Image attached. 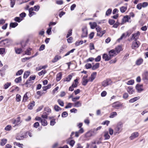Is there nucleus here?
I'll return each mask as SVG.
<instances>
[{
	"label": "nucleus",
	"mask_w": 148,
	"mask_h": 148,
	"mask_svg": "<svg viewBox=\"0 0 148 148\" xmlns=\"http://www.w3.org/2000/svg\"><path fill=\"white\" fill-rule=\"evenodd\" d=\"M90 50H92L95 49L94 46V44L92 43H90Z\"/></svg>",
	"instance_id": "60"
},
{
	"label": "nucleus",
	"mask_w": 148,
	"mask_h": 148,
	"mask_svg": "<svg viewBox=\"0 0 148 148\" xmlns=\"http://www.w3.org/2000/svg\"><path fill=\"white\" fill-rule=\"evenodd\" d=\"M82 33L81 35L82 38L85 37L87 36L88 34V31L87 28L86 27H84L82 29Z\"/></svg>",
	"instance_id": "3"
},
{
	"label": "nucleus",
	"mask_w": 148,
	"mask_h": 148,
	"mask_svg": "<svg viewBox=\"0 0 148 148\" xmlns=\"http://www.w3.org/2000/svg\"><path fill=\"white\" fill-rule=\"evenodd\" d=\"M127 91L130 94H132L135 91L133 88L131 86H129L127 89Z\"/></svg>",
	"instance_id": "12"
},
{
	"label": "nucleus",
	"mask_w": 148,
	"mask_h": 148,
	"mask_svg": "<svg viewBox=\"0 0 148 148\" xmlns=\"http://www.w3.org/2000/svg\"><path fill=\"white\" fill-rule=\"evenodd\" d=\"M122 126L121 125H118V127H116V130L117 131V133H119L120 132H121L122 130Z\"/></svg>",
	"instance_id": "32"
},
{
	"label": "nucleus",
	"mask_w": 148,
	"mask_h": 148,
	"mask_svg": "<svg viewBox=\"0 0 148 148\" xmlns=\"http://www.w3.org/2000/svg\"><path fill=\"white\" fill-rule=\"evenodd\" d=\"M75 50V49H73L70 51H68L67 53L65 55H64V56H67L70 54L71 53H73L74 51Z\"/></svg>",
	"instance_id": "56"
},
{
	"label": "nucleus",
	"mask_w": 148,
	"mask_h": 148,
	"mask_svg": "<svg viewBox=\"0 0 148 148\" xmlns=\"http://www.w3.org/2000/svg\"><path fill=\"white\" fill-rule=\"evenodd\" d=\"M104 136L105 140L109 139L110 138V136L109 135L108 132H104Z\"/></svg>",
	"instance_id": "19"
},
{
	"label": "nucleus",
	"mask_w": 148,
	"mask_h": 148,
	"mask_svg": "<svg viewBox=\"0 0 148 148\" xmlns=\"http://www.w3.org/2000/svg\"><path fill=\"white\" fill-rule=\"evenodd\" d=\"M140 45V43L138 41H134L132 43L131 47L132 49H135L138 48Z\"/></svg>",
	"instance_id": "2"
},
{
	"label": "nucleus",
	"mask_w": 148,
	"mask_h": 148,
	"mask_svg": "<svg viewBox=\"0 0 148 148\" xmlns=\"http://www.w3.org/2000/svg\"><path fill=\"white\" fill-rule=\"evenodd\" d=\"M14 20L16 22L19 23L22 20V19H21L19 17H16L14 18Z\"/></svg>",
	"instance_id": "47"
},
{
	"label": "nucleus",
	"mask_w": 148,
	"mask_h": 148,
	"mask_svg": "<svg viewBox=\"0 0 148 148\" xmlns=\"http://www.w3.org/2000/svg\"><path fill=\"white\" fill-rule=\"evenodd\" d=\"M85 67L86 69H89L92 67V65L88 63L85 65Z\"/></svg>",
	"instance_id": "58"
},
{
	"label": "nucleus",
	"mask_w": 148,
	"mask_h": 148,
	"mask_svg": "<svg viewBox=\"0 0 148 148\" xmlns=\"http://www.w3.org/2000/svg\"><path fill=\"white\" fill-rule=\"evenodd\" d=\"M35 105V102L33 101L31 103L28 105V108L30 110H32L33 108V107Z\"/></svg>",
	"instance_id": "26"
},
{
	"label": "nucleus",
	"mask_w": 148,
	"mask_h": 148,
	"mask_svg": "<svg viewBox=\"0 0 148 148\" xmlns=\"http://www.w3.org/2000/svg\"><path fill=\"white\" fill-rule=\"evenodd\" d=\"M131 21L130 16H125L122 19V21L123 23L126 22L130 23Z\"/></svg>",
	"instance_id": "9"
},
{
	"label": "nucleus",
	"mask_w": 148,
	"mask_h": 148,
	"mask_svg": "<svg viewBox=\"0 0 148 148\" xmlns=\"http://www.w3.org/2000/svg\"><path fill=\"white\" fill-rule=\"evenodd\" d=\"M83 42L82 40H81L79 42H76L75 43V45L76 46H79L80 45L82 44Z\"/></svg>",
	"instance_id": "63"
},
{
	"label": "nucleus",
	"mask_w": 148,
	"mask_h": 148,
	"mask_svg": "<svg viewBox=\"0 0 148 148\" xmlns=\"http://www.w3.org/2000/svg\"><path fill=\"white\" fill-rule=\"evenodd\" d=\"M28 95H29V93L28 92H26L23 96V101L24 102H26L27 100L29 99Z\"/></svg>",
	"instance_id": "17"
},
{
	"label": "nucleus",
	"mask_w": 148,
	"mask_h": 148,
	"mask_svg": "<svg viewBox=\"0 0 148 148\" xmlns=\"http://www.w3.org/2000/svg\"><path fill=\"white\" fill-rule=\"evenodd\" d=\"M112 82L110 79H108L104 81L102 83V85L104 87L111 84Z\"/></svg>",
	"instance_id": "7"
},
{
	"label": "nucleus",
	"mask_w": 148,
	"mask_h": 148,
	"mask_svg": "<svg viewBox=\"0 0 148 148\" xmlns=\"http://www.w3.org/2000/svg\"><path fill=\"white\" fill-rule=\"evenodd\" d=\"M21 96L20 95L17 94L16 95V100L17 102H19L21 100Z\"/></svg>",
	"instance_id": "46"
},
{
	"label": "nucleus",
	"mask_w": 148,
	"mask_h": 148,
	"mask_svg": "<svg viewBox=\"0 0 148 148\" xmlns=\"http://www.w3.org/2000/svg\"><path fill=\"white\" fill-rule=\"evenodd\" d=\"M68 115V113L66 112H64L62 114V117H65Z\"/></svg>",
	"instance_id": "59"
},
{
	"label": "nucleus",
	"mask_w": 148,
	"mask_h": 148,
	"mask_svg": "<svg viewBox=\"0 0 148 148\" xmlns=\"http://www.w3.org/2000/svg\"><path fill=\"white\" fill-rule=\"evenodd\" d=\"M105 33V30L102 31L101 30L100 31H99V32H98L97 33V36L100 37H102Z\"/></svg>",
	"instance_id": "22"
},
{
	"label": "nucleus",
	"mask_w": 148,
	"mask_h": 148,
	"mask_svg": "<svg viewBox=\"0 0 148 148\" xmlns=\"http://www.w3.org/2000/svg\"><path fill=\"white\" fill-rule=\"evenodd\" d=\"M89 24L91 28L92 29H94L96 27H97V26H98L96 22H93V23L90 22L89 23Z\"/></svg>",
	"instance_id": "20"
},
{
	"label": "nucleus",
	"mask_w": 148,
	"mask_h": 148,
	"mask_svg": "<svg viewBox=\"0 0 148 148\" xmlns=\"http://www.w3.org/2000/svg\"><path fill=\"white\" fill-rule=\"evenodd\" d=\"M97 73L96 72L92 73L91 75V76L89 79V81L92 82L95 78Z\"/></svg>",
	"instance_id": "13"
},
{
	"label": "nucleus",
	"mask_w": 148,
	"mask_h": 148,
	"mask_svg": "<svg viewBox=\"0 0 148 148\" xmlns=\"http://www.w3.org/2000/svg\"><path fill=\"white\" fill-rule=\"evenodd\" d=\"M72 34V29H70L69 30L68 34H67L66 37L67 38L71 36Z\"/></svg>",
	"instance_id": "52"
},
{
	"label": "nucleus",
	"mask_w": 148,
	"mask_h": 148,
	"mask_svg": "<svg viewBox=\"0 0 148 148\" xmlns=\"http://www.w3.org/2000/svg\"><path fill=\"white\" fill-rule=\"evenodd\" d=\"M140 35V32L139 31H138L137 33L132 34V36L131 39L136 41Z\"/></svg>",
	"instance_id": "4"
},
{
	"label": "nucleus",
	"mask_w": 148,
	"mask_h": 148,
	"mask_svg": "<svg viewBox=\"0 0 148 148\" xmlns=\"http://www.w3.org/2000/svg\"><path fill=\"white\" fill-rule=\"evenodd\" d=\"M22 80L21 77H20L18 78H17L14 80L15 82L17 83H18L20 82Z\"/></svg>",
	"instance_id": "42"
},
{
	"label": "nucleus",
	"mask_w": 148,
	"mask_h": 148,
	"mask_svg": "<svg viewBox=\"0 0 148 148\" xmlns=\"http://www.w3.org/2000/svg\"><path fill=\"white\" fill-rule=\"evenodd\" d=\"M12 128V126L10 125H7L5 128V130L6 131H10Z\"/></svg>",
	"instance_id": "57"
},
{
	"label": "nucleus",
	"mask_w": 148,
	"mask_h": 148,
	"mask_svg": "<svg viewBox=\"0 0 148 148\" xmlns=\"http://www.w3.org/2000/svg\"><path fill=\"white\" fill-rule=\"evenodd\" d=\"M121 49L122 47L121 46H119L116 47L114 50L117 54L121 51Z\"/></svg>",
	"instance_id": "25"
},
{
	"label": "nucleus",
	"mask_w": 148,
	"mask_h": 148,
	"mask_svg": "<svg viewBox=\"0 0 148 148\" xmlns=\"http://www.w3.org/2000/svg\"><path fill=\"white\" fill-rule=\"evenodd\" d=\"M111 12L112 10L110 9H109L106 11V16H109L111 14Z\"/></svg>",
	"instance_id": "51"
},
{
	"label": "nucleus",
	"mask_w": 148,
	"mask_h": 148,
	"mask_svg": "<svg viewBox=\"0 0 148 148\" xmlns=\"http://www.w3.org/2000/svg\"><path fill=\"white\" fill-rule=\"evenodd\" d=\"M40 8V7L39 6V5H38L35 6L34 8V10L35 11H37L39 10Z\"/></svg>",
	"instance_id": "62"
},
{
	"label": "nucleus",
	"mask_w": 148,
	"mask_h": 148,
	"mask_svg": "<svg viewBox=\"0 0 148 148\" xmlns=\"http://www.w3.org/2000/svg\"><path fill=\"white\" fill-rule=\"evenodd\" d=\"M40 122L42 125L43 126H46L47 125V122L46 120L45 119H42L41 120Z\"/></svg>",
	"instance_id": "24"
},
{
	"label": "nucleus",
	"mask_w": 148,
	"mask_h": 148,
	"mask_svg": "<svg viewBox=\"0 0 148 148\" xmlns=\"http://www.w3.org/2000/svg\"><path fill=\"white\" fill-rule=\"evenodd\" d=\"M51 85L50 84L46 86H44L42 87V89L43 91H46L48 89L50 88L51 87Z\"/></svg>",
	"instance_id": "36"
},
{
	"label": "nucleus",
	"mask_w": 148,
	"mask_h": 148,
	"mask_svg": "<svg viewBox=\"0 0 148 148\" xmlns=\"http://www.w3.org/2000/svg\"><path fill=\"white\" fill-rule=\"evenodd\" d=\"M11 83L10 82H7L4 85V88L5 89H7L8 87L10 86Z\"/></svg>",
	"instance_id": "43"
},
{
	"label": "nucleus",
	"mask_w": 148,
	"mask_h": 148,
	"mask_svg": "<svg viewBox=\"0 0 148 148\" xmlns=\"http://www.w3.org/2000/svg\"><path fill=\"white\" fill-rule=\"evenodd\" d=\"M82 84L84 86H86L89 81L87 79H82Z\"/></svg>",
	"instance_id": "38"
},
{
	"label": "nucleus",
	"mask_w": 148,
	"mask_h": 148,
	"mask_svg": "<svg viewBox=\"0 0 148 148\" xmlns=\"http://www.w3.org/2000/svg\"><path fill=\"white\" fill-rule=\"evenodd\" d=\"M39 126V124L38 122H36L33 125V127L35 128H37Z\"/></svg>",
	"instance_id": "64"
},
{
	"label": "nucleus",
	"mask_w": 148,
	"mask_h": 148,
	"mask_svg": "<svg viewBox=\"0 0 148 148\" xmlns=\"http://www.w3.org/2000/svg\"><path fill=\"white\" fill-rule=\"evenodd\" d=\"M117 115V113L116 112H111L110 114V115L109 116V117L110 118H113L115 116H116Z\"/></svg>",
	"instance_id": "29"
},
{
	"label": "nucleus",
	"mask_w": 148,
	"mask_h": 148,
	"mask_svg": "<svg viewBox=\"0 0 148 148\" xmlns=\"http://www.w3.org/2000/svg\"><path fill=\"white\" fill-rule=\"evenodd\" d=\"M30 72L28 71H27L24 73L23 76V77L25 78H27L29 76Z\"/></svg>",
	"instance_id": "41"
},
{
	"label": "nucleus",
	"mask_w": 148,
	"mask_h": 148,
	"mask_svg": "<svg viewBox=\"0 0 148 148\" xmlns=\"http://www.w3.org/2000/svg\"><path fill=\"white\" fill-rule=\"evenodd\" d=\"M26 135H18L16 137V139L17 140H23L24 138H26Z\"/></svg>",
	"instance_id": "15"
},
{
	"label": "nucleus",
	"mask_w": 148,
	"mask_h": 148,
	"mask_svg": "<svg viewBox=\"0 0 148 148\" xmlns=\"http://www.w3.org/2000/svg\"><path fill=\"white\" fill-rule=\"evenodd\" d=\"M45 94V93L42 91H38L37 92V95H40V96H42L43 95H44Z\"/></svg>",
	"instance_id": "49"
},
{
	"label": "nucleus",
	"mask_w": 148,
	"mask_h": 148,
	"mask_svg": "<svg viewBox=\"0 0 148 148\" xmlns=\"http://www.w3.org/2000/svg\"><path fill=\"white\" fill-rule=\"evenodd\" d=\"M54 109L56 111H59L61 110V108L58 106L56 105L54 107Z\"/></svg>",
	"instance_id": "40"
},
{
	"label": "nucleus",
	"mask_w": 148,
	"mask_h": 148,
	"mask_svg": "<svg viewBox=\"0 0 148 148\" xmlns=\"http://www.w3.org/2000/svg\"><path fill=\"white\" fill-rule=\"evenodd\" d=\"M82 106V103L80 101H77L74 103V107H79Z\"/></svg>",
	"instance_id": "31"
},
{
	"label": "nucleus",
	"mask_w": 148,
	"mask_h": 148,
	"mask_svg": "<svg viewBox=\"0 0 148 148\" xmlns=\"http://www.w3.org/2000/svg\"><path fill=\"white\" fill-rule=\"evenodd\" d=\"M143 85L142 84H137L136 86V88L138 92H140L143 90Z\"/></svg>",
	"instance_id": "5"
},
{
	"label": "nucleus",
	"mask_w": 148,
	"mask_h": 148,
	"mask_svg": "<svg viewBox=\"0 0 148 148\" xmlns=\"http://www.w3.org/2000/svg\"><path fill=\"white\" fill-rule=\"evenodd\" d=\"M55 119H52L50 121V125L51 126L54 125L56 123Z\"/></svg>",
	"instance_id": "45"
},
{
	"label": "nucleus",
	"mask_w": 148,
	"mask_h": 148,
	"mask_svg": "<svg viewBox=\"0 0 148 148\" xmlns=\"http://www.w3.org/2000/svg\"><path fill=\"white\" fill-rule=\"evenodd\" d=\"M62 77V74L61 73H60L57 75L56 80L57 81H59L61 79Z\"/></svg>",
	"instance_id": "23"
},
{
	"label": "nucleus",
	"mask_w": 148,
	"mask_h": 148,
	"mask_svg": "<svg viewBox=\"0 0 148 148\" xmlns=\"http://www.w3.org/2000/svg\"><path fill=\"white\" fill-rule=\"evenodd\" d=\"M18 25V23L16 22L11 23L10 24V27L12 28H14L17 26Z\"/></svg>",
	"instance_id": "33"
},
{
	"label": "nucleus",
	"mask_w": 148,
	"mask_h": 148,
	"mask_svg": "<svg viewBox=\"0 0 148 148\" xmlns=\"http://www.w3.org/2000/svg\"><path fill=\"white\" fill-rule=\"evenodd\" d=\"M99 66V63H97L95 65L93 66L92 68L93 70H95L98 68Z\"/></svg>",
	"instance_id": "34"
},
{
	"label": "nucleus",
	"mask_w": 148,
	"mask_h": 148,
	"mask_svg": "<svg viewBox=\"0 0 148 148\" xmlns=\"http://www.w3.org/2000/svg\"><path fill=\"white\" fill-rule=\"evenodd\" d=\"M7 140L6 139L3 138L2 139L0 143L1 145L2 146L4 145L7 143Z\"/></svg>",
	"instance_id": "27"
},
{
	"label": "nucleus",
	"mask_w": 148,
	"mask_h": 148,
	"mask_svg": "<svg viewBox=\"0 0 148 148\" xmlns=\"http://www.w3.org/2000/svg\"><path fill=\"white\" fill-rule=\"evenodd\" d=\"M134 83V80H131L127 82V84L128 85H132Z\"/></svg>",
	"instance_id": "54"
},
{
	"label": "nucleus",
	"mask_w": 148,
	"mask_h": 148,
	"mask_svg": "<svg viewBox=\"0 0 148 148\" xmlns=\"http://www.w3.org/2000/svg\"><path fill=\"white\" fill-rule=\"evenodd\" d=\"M12 123L13 124H15V126L19 125L21 122V117H18L16 119H13L11 121Z\"/></svg>",
	"instance_id": "1"
},
{
	"label": "nucleus",
	"mask_w": 148,
	"mask_h": 148,
	"mask_svg": "<svg viewBox=\"0 0 148 148\" xmlns=\"http://www.w3.org/2000/svg\"><path fill=\"white\" fill-rule=\"evenodd\" d=\"M126 10L127 8L124 6L121 7L120 8V11L122 13L124 12Z\"/></svg>",
	"instance_id": "44"
},
{
	"label": "nucleus",
	"mask_w": 148,
	"mask_h": 148,
	"mask_svg": "<svg viewBox=\"0 0 148 148\" xmlns=\"http://www.w3.org/2000/svg\"><path fill=\"white\" fill-rule=\"evenodd\" d=\"M112 107L116 109H118L119 107L121 106V104L119 103L116 102L113 103L112 104Z\"/></svg>",
	"instance_id": "11"
},
{
	"label": "nucleus",
	"mask_w": 148,
	"mask_h": 148,
	"mask_svg": "<svg viewBox=\"0 0 148 148\" xmlns=\"http://www.w3.org/2000/svg\"><path fill=\"white\" fill-rule=\"evenodd\" d=\"M126 37H127V36H126V35L125 33H123L122 34V35L121 36V37L120 38H119L118 39L117 41H118L119 42L120 40H121V39H122L123 38H126Z\"/></svg>",
	"instance_id": "39"
},
{
	"label": "nucleus",
	"mask_w": 148,
	"mask_h": 148,
	"mask_svg": "<svg viewBox=\"0 0 148 148\" xmlns=\"http://www.w3.org/2000/svg\"><path fill=\"white\" fill-rule=\"evenodd\" d=\"M23 70H20L18 71L16 73V75H21L23 72Z\"/></svg>",
	"instance_id": "50"
},
{
	"label": "nucleus",
	"mask_w": 148,
	"mask_h": 148,
	"mask_svg": "<svg viewBox=\"0 0 148 148\" xmlns=\"http://www.w3.org/2000/svg\"><path fill=\"white\" fill-rule=\"evenodd\" d=\"M58 102L60 105L62 106H64V103L60 99H58Z\"/></svg>",
	"instance_id": "53"
},
{
	"label": "nucleus",
	"mask_w": 148,
	"mask_h": 148,
	"mask_svg": "<svg viewBox=\"0 0 148 148\" xmlns=\"http://www.w3.org/2000/svg\"><path fill=\"white\" fill-rule=\"evenodd\" d=\"M95 135L94 132L90 131L87 132L85 136L86 137H90L92 136H93Z\"/></svg>",
	"instance_id": "14"
},
{
	"label": "nucleus",
	"mask_w": 148,
	"mask_h": 148,
	"mask_svg": "<svg viewBox=\"0 0 148 148\" xmlns=\"http://www.w3.org/2000/svg\"><path fill=\"white\" fill-rule=\"evenodd\" d=\"M32 58V57H26L25 58H23L22 59V62H25L26 61L29 60L31 58Z\"/></svg>",
	"instance_id": "61"
},
{
	"label": "nucleus",
	"mask_w": 148,
	"mask_h": 148,
	"mask_svg": "<svg viewBox=\"0 0 148 148\" xmlns=\"http://www.w3.org/2000/svg\"><path fill=\"white\" fill-rule=\"evenodd\" d=\"M32 49L30 48L27 49L25 51V54L28 55H31V52H30Z\"/></svg>",
	"instance_id": "37"
},
{
	"label": "nucleus",
	"mask_w": 148,
	"mask_h": 148,
	"mask_svg": "<svg viewBox=\"0 0 148 148\" xmlns=\"http://www.w3.org/2000/svg\"><path fill=\"white\" fill-rule=\"evenodd\" d=\"M117 54L114 49L111 50L109 52L108 55L109 56V58H110L111 59L112 58L113 56H116Z\"/></svg>",
	"instance_id": "8"
},
{
	"label": "nucleus",
	"mask_w": 148,
	"mask_h": 148,
	"mask_svg": "<svg viewBox=\"0 0 148 148\" xmlns=\"http://www.w3.org/2000/svg\"><path fill=\"white\" fill-rule=\"evenodd\" d=\"M47 73L46 70H42L41 72L38 73V75L39 76H41L43 75H44Z\"/></svg>",
	"instance_id": "48"
},
{
	"label": "nucleus",
	"mask_w": 148,
	"mask_h": 148,
	"mask_svg": "<svg viewBox=\"0 0 148 148\" xmlns=\"http://www.w3.org/2000/svg\"><path fill=\"white\" fill-rule=\"evenodd\" d=\"M72 77V76L71 75H69L68 77L64 79V82H69L71 79Z\"/></svg>",
	"instance_id": "28"
},
{
	"label": "nucleus",
	"mask_w": 148,
	"mask_h": 148,
	"mask_svg": "<svg viewBox=\"0 0 148 148\" xmlns=\"http://www.w3.org/2000/svg\"><path fill=\"white\" fill-rule=\"evenodd\" d=\"M61 58L60 56L58 55H56L55 56L54 59L52 60V62L53 63H55L57 62Z\"/></svg>",
	"instance_id": "18"
},
{
	"label": "nucleus",
	"mask_w": 148,
	"mask_h": 148,
	"mask_svg": "<svg viewBox=\"0 0 148 148\" xmlns=\"http://www.w3.org/2000/svg\"><path fill=\"white\" fill-rule=\"evenodd\" d=\"M109 56H108L107 54L106 53H104L103 54L102 58L105 61H109L111 59L110 58H109Z\"/></svg>",
	"instance_id": "16"
},
{
	"label": "nucleus",
	"mask_w": 148,
	"mask_h": 148,
	"mask_svg": "<svg viewBox=\"0 0 148 148\" xmlns=\"http://www.w3.org/2000/svg\"><path fill=\"white\" fill-rule=\"evenodd\" d=\"M143 59L142 58H140L136 62V64L139 65H140L143 62Z\"/></svg>",
	"instance_id": "35"
},
{
	"label": "nucleus",
	"mask_w": 148,
	"mask_h": 148,
	"mask_svg": "<svg viewBox=\"0 0 148 148\" xmlns=\"http://www.w3.org/2000/svg\"><path fill=\"white\" fill-rule=\"evenodd\" d=\"M4 42V44L8 43H11L12 42V40L10 39H6L4 40H2L1 41V42Z\"/></svg>",
	"instance_id": "21"
},
{
	"label": "nucleus",
	"mask_w": 148,
	"mask_h": 148,
	"mask_svg": "<svg viewBox=\"0 0 148 148\" xmlns=\"http://www.w3.org/2000/svg\"><path fill=\"white\" fill-rule=\"evenodd\" d=\"M139 99V97H135L133 98L132 99L129 100V102L130 103H132L136 101H137Z\"/></svg>",
	"instance_id": "30"
},
{
	"label": "nucleus",
	"mask_w": 148,
	"mask_h": 148,
	"mask_svg": "<svg viewBox=\"0 0 148 148\" xmlns=\"http://www.w3.org/2000/svg\"><path fill=\"white\" fill-rule=\"evenodd\" d=\"M14 144V145L16 144L17 146H18L19 147L23 148V145L22 144H20V143L16 142H15Z\"/></svg>",
	"instance_id": "55"
},
{
	"label": "nucleus",
	"mask_w": 148,
	"mask_h": 148,
	"mask_svg": "<svg viewBox=\"0 0 148 148\" xmlns=\"http://www.w3.org/2000/svg\"><path fill=\"white\" fill-rule=\"evenodd\" d=\"M139 135L138 133L136 132L132 133L130 138L131 140H133L134 139L137 137Z\"/></svg>",
	"instance_id": "10"
},
{
	"label": "nucleus",
	"mask_w": 148,
	"mask_h": 148,
	"mask_svg": "<svg viewBox=\"0 0 148 148\" xmlns=\"http://www.w3.org/2000/svg\"><path fill=\"white\" fill-rule=\"evenodd\" d=\"M143 79L146 82H148V72L146 71L142 75Z\"/></svg>",
	"instance_id": "6"
}]
</instances>
